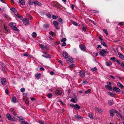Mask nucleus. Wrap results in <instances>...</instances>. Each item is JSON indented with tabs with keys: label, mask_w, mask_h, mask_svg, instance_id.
Returning <instances> with one entry per match:
<instances>
[{
	"label": "nucleus",
	"mask_w": 124,
	"mask_h": 124,
	"mask_svg": "<svg viewBox=\"0 0 124 124\" xmlns=\"http://www.w3.org/2000/svg\"><path fill=\"white\" fill-rule=\"evenodd\" d=\"M67 63L69 64H71L70 65L69 67L70 69L74 68L76 66L74 64V62L73 61L72 58L71 57H69L66 60Z\"/></svg>",
	"instance_id": "nucleus-1"
},
{
	"label": "nucleus",
	"mask_w": 124,
	"mask_h": 124,
	"mask_svg": "<svg viewBox=\"0 0 124 124\" xmlns=\"http://www.w3.org/2000/svg\"><path fill=\"white\" fill-rule=\"evenodd\" d=\"M6 117L8 120L11 121H14L15 119V118L13 116L11 117L9 113L7 114Z\"/></svg>",
	"instance_id": "nucleus-2"
},
{
	"label": "nucleus",
	"mask_w": 124,
	"mask_h": 124,
	"mask_svg": "<svg viewBox=\"0 0 124 124\" xmlns=\"http://www.w3.org/2000/svg\"><path fill=\"white\" fill-rule=\"evenodd\" d=\"M34 1V5L35 6H38L40 7L42 6V5L41 3L37 1L36 0H33Z\"/></svg>",
	"instance_id": "nucleus-3"
},
{
	"label": "nucleus",
	"mask_w": 124,
	"mask_h": 124,
	"mask_svg": "<svg viewBox=\"0 0 124 124\" xmlns=\"http://www.w3.org/2000/svg\"><path fill=\"white\" fill-rule=\"evenodd\" d=\"M107 52L104 49H102L100 51V54L101 56H104L105 55V53L106 54Z\"/></svg>",
	"instance_id": "nucleus-4"
},
{
	"label": "nucleus",
	"mask_w": 124,
	"mask_h": 124,
	"mask_svg": "<svg viewBox=\"0 0 124 124\" xmlns=\"http://www.w3.org/2000/svg\"><path fill=\"white\" fill-rule=\"evenodd\" d=\"M55 93L56 95H61L62 93V91L61 90L57 89L55 91Z\"/></svg>",
	"instance_id": "nucleus-5"
},
{
	"label": "nucleus",
	"mask_w": 124,
	"mask_h": 124,
	"mask_svg": "<svg viewBox=\"0 0 124 124\" xmlns=\"http://www.w3.org/2000/svg\"><path fill=\"white\" fill-rule=\"evenodd\" d=\"M96 111H97L99 113H101L103 112V111L102 109L101 108H95L94 109Z\"/></svg>",
	"instance_id": "nucleus-6"
},
{
	"label": "nucleus",
	"mask_w": 124,
	"mask_h": 124,
	"mask_svg": "<svg viewBox=\"0 0 124 124\" xmlns=\"http://www.w3.org/2000/svg\"><path fill=\"white\" fill-rule=\"evenodd\" d=\"M71 107H73L76 109H78L80 108V107L77 104H76L75 105L73 104L71 105Z\"/></svg>",
	"instance_id": "nucleus-7"
},
{
	"label": "nucleus",
	"mask_w": 124,
	"mask_h": 124,
	"mask_svg": "<svg viewBox=\"0 0 124 124\" xmlns=\"http://www.w3.org/2000/svg\"><path fill=\"white\" fill-rule=\"evenodd\" d=\"M1 84L3 85H6V79L4 78H2L1 79Z\"/></svg>",
	"instance_id": "nucleus-8"
},
{
	"label": "nucleus",
	"mask_w": 124,
	"mask_h": 124,
	"mask_svg": "<svg viewBox=\"0 0 124 124\" xmlns=\"http://www.w3.org/2000/svg\"><path fill=\"white\" fill-rule=\"evenodd\" d=\"M23 24L25 25H27L29 23V21L28 19L25 18L23 20Z\"/></svg>",
	"instance_id": "nucleus-9"
},
{
	"label": "nucleus",
	"mask_w": 124,
	"mask_h": 124,
	"mask_svg": "<svg viewBox=\"0 0 124 124\" xmlns=\"http://www.w3.org/2000/svg\"><path fill=\"white\" fill-rule=\"evenodd\" d=\"M63 55L65 59L69 57H68V54L65 51H63Z\"/></svg>",
	"instance_id": "nucleus-10"
},
{
	"label": "nucleus",
	"mask_w": 124,
	"mask_h": 124,
	"mask_svg": "<svg viewBox=\"0 0 124 124\" xmlns=\"http://www.w3.org/2000/svg\"><path fill=\"white\" fill-rule=\"evenodd\" d=\"M11 112L15 116H16V114L15 112V111L14 109L13 108H11L10 110Z\"/></svg>",
	"instance_id": "nucleus-11"
},
{
	"label": "nucleus",
	"mask_w": 124,
	"mask_h": 124,
	"mask_svg": "<svg viewBox=\"0 0 124 124\" xmlns=\"http://www.w3.org/2000/svg\"><path fill=\"white\" fill-rule=\"evenodd\" d=\"M113 90V91L116 92H121V90L120 89L116 87H114Z\"/></svg>",
	"instance_id": "nucleus-12"
},
{
	"label": "nucleus",
	"mask_w": 124,
	"mask_h": 124,
	"mask_svg": "<svg viewBox=\"0 0 124 124\" xmlns=\"http://www.w3.org/2000/svg\"><path fill=\"white\" fill-rule=\"evenodd\" d=\"M79 47L81 50L84 51H85V46L83 44H80L79 45Z\"/></svg>",
	"instance_id": "nucleus-13"
},
{
	"label": "nucleus",
	"mask_w": 124,
	"mask_h": 124,
	"mask_svg": "<svg viewBox=\"0 0 124 124\" xmlns=\"http://www.w3.org/2000/svg\"><path fill=\"white\" fill-rule=\"evenodd\" d=\"M80 75L81 77H85V73L84 71L81 70L80 72Z\"/></svg>",
	"instance_id": "nucleus-14"
},
{
	"label": "nucleus",
	"mask_w": 124,
	"mask_h": 124,
	"mask_svg": "<svg viewBox=\"0 0 124 124\" xmlns=\"http://www.w3.org/2000/svg\"><path fill=\"white\" fill-rule=\"evenodd\" d=\"M9 26L10 27L12 28L15 27V26H16V24L15 23H11L9 24Z\"/></svg>",
	"instance_id": "nucleus-15"
},
{
	"label": "nucleus",
	"mask_w": 124,
	"mask_h": 124,
	"mask_svg": "<svg viewBox=\"0 0 124 124\" xmlns=\"http://www.w3.org/2000/svg\"><path fill=\"white\" fill-rule=\"evenodd\" d=\"M118 54L120 58L123 60H124V56L121 53H119Z\"/></svg>",
	"instance_id": "nucleus-16"
},
{
	"label": "nucleus",
	"mask_w": 124,
	"mask_h": 124,
	"mask_svg": "<svg viewBox=\"0 0 124 124\" xmlns=\"http://www.w3.org/2000/svg\"><path fill=\"white\" fill-rule=\"evenodd\" d=\"M19 3L20 4L22 5H24L25 4V2L23 0H19Z\"/></svg>",
	"instance_id": "nucleus-17"
},
{
	"label": "nucleus",
	"mask_w": 124,
	"mask_h": 124,
	"mask_svg": "<svg viewBox=\"0 0 124 124\" xmlns=\"http://www.w3.org/2000/svg\"><path fill=\"white\" fill-rule=\"evenodd\" d=\"M117 85L118 86L120 87V88L123 89L124 88V86L119 82H118L117 83Z\"/></svg>",
	"instance_id": "nucleus-18"
},
{
	"label": "nucleus",
	"mask_w": 124,
	"mask_h": 124,
	"mask_svg": "<svg viewBox=\"0 0 124 124\" xmlns=\"http://www.w3.org/2000/svg\"><path fill=\"white\" fill-rule=\"evenodd\" d=\"M110 112V116L112 117H113L114 115L113 113L114 111L113 110V109L110 110H109Z\"/></svg>",
	"instance_id": "nucleus-19"
},
{
	"label": "nucleus",
	"mask_w": 124,
	"mask_h": 124,
	"mask_svg": "<svg viewBox=\"0 0 124 124\" xmlns=\"http://www.w3.org/2000/svg\"><path fill=\"white\" fill-rule=\"evenodd\" d=\"M98 70L97 68L96 67H94L91 69V70L92 72H94V71H97Z\"/></svg>",
	"instance_id": "nucleus-20"
},
{
	"label": "nucleus",
	"mask_w": 124,
	"mask_h": 124,
	"mask_svg": "<svg viewBox=\"0 0 124 124\" xmlns=\"http://www.w3.org/2000/svg\"><path fill=\"white\" fill-rule=\"evenodd\" d=\"M41 76V74L40 73H37L35 75L36 77L38 79Z\"/></svg>",
	"instance_id": "nucleus-21"
},
{
	"label": "nucleus",
	"mask_w": 124,
	"mask_h": 124,
	"mask_svg": "<svg viewBox=\"0 0 124 124\" xmlns=\"http://www.w3.org/2000/svg\"><path fill=\"white\" fill-rule=\"evenodd\" d=\"M112 63L111 62L109 61L108 62H106V65L108 66H109L112 64Z\"/></svg>",
	"instance_id": "nucleus-22"
},
{
	"label": "nucleus",
	"mask_w": 124,
	"mask_h": 124,
	"mask_svg": "<svg viewBox=\"0 0 124 124\" xmlns=\"http://www.w3.org/2000/svg\"><path fill=\"white\" fill-rule=\"evenodd\" d=\"M12 30L13 31H17V32H19V30L17 29L16 26H15L13 28H12Z\"/></svg>",
	"instance_id": "nucleus-23"
},
{
	"label": "nucleus",
	"mask_w": 124,
	"mask_h": 124,
	"mask_svg": "<svg viewBox=\"0 0 124 124\" xmlns=\"http://www.w3.org/2000/svg\"><path fill=\"white\" fill-rule=\"evenodd\" d=\"M16 16L19 18H20V19H23V17L22 16H20V15L17 14H16Z\"/></svg>",
	"instance_id": "nucleus-24"
},
{
	"label": "nucleus",
	"mask_w": 124,
	"mask_h": 124,
	"mask_svg": "<svg viewBox=\"0 0 124 124\" xmlns=\"http://www.w3.org/2000/svg\"><path fill=\"white\" fill-rule=\"evenodd\" d=\"M105 87L106 88L109 90H111L112 89L111 87L108 85H105Z\"/></svg>",
	"instance_id": "nucleus-25"
},
{
	"label": "nucleus",
	"mask_w": 124,
	"mask_h": 124,
	"mask_svg": "<svg viewBox=\"0 0 124 124\" xmlns=\"http://www.w3.org/2000/svg\"><path fill=\"white\" fill-rule=\"evenodd\" d=\"M109 95L111 96L114 97L115 95V94L114 93H111L108 92Z\"/></svg>",
	"instance_id": "nucleus-26"
},
{
	"label": "nucleus",
	"mask_w": 124,
	"mask_h": 124,
	"mask_svg": "<svg viewBox=\"0 0 124 124\" xmlns=\"http://www.w3.org/2000/svg\"><path fill=\"white\" fill-rule=\"evenodd\" d=\"M101 44L104 46L106 47H107V45L103 41H101Z\"/></svg>",
	"instance_id": "nucleus-27"
},
{
	"label": "nucleus",
	"mask_w": 124,
	"mask_h": 124,
	"mask_svg": "<svg viewBox=\"0 0 124 124\" xmlns=\"http://www.w3.org/2000/svg\"><path fill=\"white\" fill-rule=\"evenodd\" d=\"M53 23L54 24L55 26H58L59 24L58 23L57 21H54L53 22Z\"/></svg>",
	"instance_id": "nucleus-28"
},
{
	"label": "nucleus",
	"mask_w": 124,
	"mask_h": 124,
	"mask_svg": "<svg viewBox=\"0 0 124 124\" xmlns=\"http://www.w3.org/2000/svg\"><path fill=\"white\" fill-rule=\"evenodd\" d=\"M28 4L29 5H32L33 4H34V3L33 0L32 2L31 1V0H29Z\"/></svg>",
	"instance_id": "nucleus-29"
},
{
	"label": "nucleus",
	"mask_w": 124,
	"mask_h": 124,
	"mask_svg": "<svg viewBox=\"0 0 124 124\" xmlns=\"http://www.w3.org/2000/svg\"><path fill=\"white\" fill-rule=\"evenodd\" d=\"M12 101L14 103H16V99L15 97H13L12 98Z\"/></svg>",
	"instance_id": "nucleus-30"
},
{
	"label": "nucleus",
	"mask_w": 124,
	"mask_h": 124,
	"mask_svg": "<svg viewBox=\"0 0 124 124\" xmlns=\"http://www.w3.org/2000/svg\"><path fill=\"white\" fill-rule=\"evenodd\" d=\"M32 37L33 38H34L36 37L37 36V34L36 32H33L32 33Z\"/></svg>",
	"instance_id": "nucleus-31"
},
{
	"label": "nucleus",
	"mask_w": 124,
	"mask_h": 124,
	"mask_svg": "<svg viewBox=\"0 0 124 124\" xmlns=\"http://www.w3.org/2000/svg\"><path fill=\"white\" fill-rule=\"evenodd\" d=\"M113 109V111L114 112L116 113H117L118 114V115H119V116H120L121 117H122L121 115L119 113V112L118 111H116V110L114 109Z\"/></svg>",
	"instance_id": "nucleus-32"
},
{
	"label": "nucleus",
	"mask_w": 124,
	"mask_h": 124,
	"mask_svg": "<svg viewBox=\"0 0 124 124\" xmlns=\"http://www.w3.org/2000/svg\"><path fill=\"white\" fill-rule=\"evenodd\" d=\"M103 31L105 33L107 36H108V33L107 30L106 29H104L103 30Z\"/></svg>",
	"instance_id": "nucleus-33"
},
{
	"label": "nucleus",
	"mask_w": 124,
	"mask_h": 124,
	"mask_svg": "<svg viewBox=\"0 0 124 124\" xmlns=\"http://www.w3.org/2000/svg\"><path fill=\"white\" fill-rule=\"evenodd\" d=\"M113 101L111 100H109L108 101V103L110 105H111L113 104Z\"/></svg>",
	"instance_id": "nucleus-34"
},
{
	"label": "nucleus",
	"mask_w": 124,
	"mask_h": 124,
	"mask_svg": "<svg viewBox=\"0 0 124 124\" xmlns=\"http://www.w3.org/2000/svg\"><path fill=\"white\" fill-rule=\"evenodd\" d=\"M47 96L48 97V98H50L52 97V94L51 93H48V94H47Z\"/></svg>",
	"instance_id": "nucleus-35"
},
{
	"label": "nucleus",
	"mask_w": 124,
	"mask_h": 124,
	"mask_svg": "<svg viewBox=\"0 0 124 124\" xmlns=\"http://www.w3.org/2000/svg\"><path fill=\"white\" fill-rule=\"evenodd\" d=\"M46 58H50L51 57V55L49 54H47L45 55Z\"/></svg>",
	"instance_id": "nucleus-36"
},
{
	"label": "nucleus",
	"mask_w": 124,
	"mask_h": 124,
	"mask_svg": "<svg viewBox=\"0 0 124 124\" xmlns=\"http://www.w3.org/2000/svg\"><path fill=\"white\" fill-rule=\"evenodd\" d=\"M88 116L91 119H92L93 118V117L92 114L90 113L88 114Z\"/></svg>",
	"instance_id": "nucleus-37"
},
{
	"label": "nucleus",
	"mask_w": 124,
	"mask_h": 124,
	"mask_svg": "<svg viewBox=\"0 0 124 124\" xmlns=\"http://www.w3.org/2000/svg\"><path fill=\"white\" fill-rule=\"evenodd\" d=\"M72 23L74 25L76 26L77 25H78V24H79L78 23H77L76 22H74L73 21H72Z\"/></svg>",
	"instance_id": "nucleus-38"
},
{
	"label": "nucleus",
	"mask_w": 124,
	"mask_h": 124,
	"mask_svg": "<svg viewBox=\"0 0 124 124\" xmlns=\"http://www.w3.org/2000/svg\"><path fill=\"white\" fill-rule=\"evenodd\" d=\"M39 47L42 49H44V45L42 44H39Z\"/></svg>",
	"instance_id": "nucleus-39"
},
{
	"label": "nucleus",
	"mask_w": 124,
	"mask_h": 124,
	"mask_svg": "<svg viewBox=\"0 0 124 124\" xmlns=\"http://www.w3.org/2000/svg\"><path fill=\"white\" fill-rule=\"evenodd\" d=\"M66 39L65 38H62L61 40V41L62 42H65L66 41Z\"/></svg>",
	"instance_id": "nucleus-40"
},
{
	"label": "nucleus",
	"mask_w": 124,
	"mask_h": 124,
	"mask_svg": "<svg viewBox=\"0 0 124 124\" xmlns=\"http://www.w3.org/2000/svg\"><path fill=\"white\" fill-rule=\"evenodd\" d=\"M58 16H57L53 15L52 16V18L54 19H55L57 18Z\"/></svg>",
	"instance_id": "nucleus-41"
},
{
	"label": "nucleus",
	"mask_w": 124,
	"mask_h": 124,
	"mask_svg": "<svg viewBox=\"0 0 124 124\" xmlns=\"http://www.w3.org/2000/svg\"><path fill=\"white\" fill-rule=\"evenodd\" d=\"M10 9L13 12H15V11H16V10L14 8H12Z\"/></svg>",
	"instance_id": "nucleus-42"
},
{
	"label": "nucleus",
	"mask_w": 124,
	"mask_h": 124,
	"mask_svg": "<svg viewBox=\"0 0 124 124\" xmlns=\"http://www.w3.org/2000/svg\"><path fill=\"white\" fill-rule=\"evenodd\" d=\"M75 117L77 119H79L80 118H81V117L79 116L78 115H75Z\"/></svg>",
	"instance_id": "nucleus-43"
},
{
	"label": "nucleus",
	"mask_w": 124,
	"mask_h": 124,
	"mask_svg": "<svg viewBox=\"0 0 124 124\" xmlns=\"http://www.w3.org/2000/svg\"><path fill=\"white\" fill-rule=\"evenodd\" d=\"M25 91V89L24 88H22L20 90L21 92L22 93L24 92Z\"/></svg>",
	"instance_id": "nucleus-44"
},
{
	"label": "nucleus",
	"mask_w": 124,
	"mask_h": 124,
	"mask_svg": "<svg viewBox=\"0 0 124 124\" xmlns=\"http://www.w3.org/2000/svg\"><path fill=\"white\" fill-rule=\"evenodd\" d=\"M25 103L27 105H28L29 104V101L27 99L25 100Z\"/></svg>",
	"instance_id": "nucleus-45"
},
{
	"label": "nucleus",
	"mask_w": 124,
	"mask_h": 124,
	"mask_svg": "<svg viewBox=\"0 0 124 124\" xmlns=\"http://www.w3.org/2000/svg\"><path fill=\"white\" fill-rule=\"evenodd\" d=\"M62 20V18H60L58 19V21L59 22H60L62 24L63 23Z\"/></svg>",
	"instance_id": "nucleus-46"
},
{
	"label": "nucleus",
	"mask_w": 124,
	"mask_h": 124,
	"mask_svg": "<svg viewBox=\"0 0 124 124\" xmlns=\"http://www.w3.org/2000/svg\"><path fill=\"white\" fill-rule=\"evenodd\" d=\"M44 121H42L41 120H40L38 122V123L40 124H44Z\"/></svg>",
	"instance_id": "nucleus-47"
},
{
	"label": "nucleus",
	"mask_w": 124,
	"mask_h": 124,
	"mask_svg": "<svg viewBox=\"0 0 124 124\" xmlns=\"http://www.w3.org/2000/svg\"><path fill=\"white\" fill-rule=\"evenodd\" d=\"M110 59L112 61V62H113L116 60V58L115 57H111L110 58Z\"/></svg>",
	"instance_id": "nucleus-48"
},
{
	"label": "nucleus",
	"mask_w": 124,
	"mask_h": 124,
	"mask_svg": "<svg viewBox=\"0 0 124 124\" xmlns=\"http://www.w3.org/2000/svg\"><path fill=\"white\" fill-rule=\"evenodd\" d=\"M44 26L46 28L48 27L49 26V24L48 23H46L44 25Z\"/></svg>",
	"instance_id": "nucleus-49"
},
{
	"label": "nucleus",
	"mask_w": 124,
	"mask_h": 124,
	"mask_svg": "<svg viewBox=\"0 0 124 124\" xmlns=\"http://www.w3.org/2000/svg\"><path fill=\"white\" fill-rule=\"evenodd\" d=\"M71 101L73 103H75L76 102V101L75 99L74 98H72L71 100Z\"/></svg>",
	"instance_id": "nucleus-50"
},
{
	"label": "nucleus",
	"mask_w": 124,
	"mask_h": 124,
	"mask_svg": "<svg viewBox=\"0 0 124 124\" xmlns=\"http://www.w3.org/2000/svg\"><path fill=\"white\" fill-rule=\"evenodd\" d=\"M44 49H45L46 50H47L48 49V46L47 45L44 46Z\"/></svg>",
	"instance_id": "nucleus-51"
},
{
	"label": "nucleus",
	"mask_w": 124,
	"mask_h": 124,
	"mask_svg": "<svg viewBox=\"0 0 124 124\" xmlns=\"http://www.w3.org/2000/svg\"><path fill=\"white\" fill-rule=\"evenodd\" d=\"M49 34L53 36V35H54V32L52 31H50L49 32Z\"/></svg>",
	"instance_id": "nucleus-52"
},
{
	"label": "nucleus",
	"mask_w": 124,
	"mask_h": 124,
	"mask_svg": "<svg viewBox=\"0 0 124 124\" xmlns=\"http://www.w3.org/2000/svg\"><path fill=\"white\" fill-rule=\"evenodd\" d=\"M46 15L49 18H51V15L49 14H46Z\"/></svg>",
	"instance_id": "nucleus-53"
},
{
	"label": "nucleus",
	"mask_w": 124,
	"mask_h": 124,
	"mask_svg": "<svg viewBox=\"0 0 124 124\" xmlns=\"http://www.w3.org/2000/svg\"><path fill=\"white\" fill-rule=\"evenodd\" d=\"M91 91V90L90 89H89L87 90L86 91V94L89 93Z\"/></svg>",
	"instance_id": "nucleus-54"
},
{
	"label": "nucleus",
	"mask_w": 124,
	"mask_h": 124,
	"mask_svg": "<svg viewBox=\"0 0 124 124\" xmlns=\"http://www.w3.org/2000/svg\"><path fill=\"white\" fill-rule=\"evenodd\" d=\"M18 117L19 118V120H23V117L21 116H18Z\"/></svg>",
	"instance_id": "nucleus-55"
},
{
	"label": "nucleus",
	"mask_w": 124,
	"mask_h": 124,
	"mask_svg": "<svg viewBox=\"0 0 124 124\" xmlns=\"http://www.w3.org/2000/svg\"><path fill=\"white\" fill-rule=\"evenodd\" d=\"M115 61H116V62L117 63H118L120 65V64H121V63H120V61H119L117 60V59H116L115 60Z\"/></svg>",
	"instance_id": "nucleus-56"
},
{
	"label": "nucleus",
	"mask_w": 124,
	"mask_h": 124,
	"mask_svg": "<svg viewBox=\"0 0 124 124\" xmlns=\"http://www.w3.org/2000/svg\"><path fill=\"white\" fill-rule=\"evenodd\" d=\"M66 43L65 42H63L62 44V46H65L66 45Z\"/></svg>",
	"instance_id": "nucleus-57"
},
{
	"label": "nucleus",
	"mask_w": 124,
	"mask_h": 124,
	"mask_svg": "<svg viewBox=\"0 0 124 124\" xmlns=\"http://www.w3.org/2000/svg\"><path fill=\"white\" fill-rule=\"evenodd\" d=\"M93 54H94L95 55V56H97L98 55V54L97 53H95L94 52L93 53Z\"/></svg>",
	"instance_id": "nucleus-58"
},
{
	"label": "nucleus",
	"mask_w": 124,
	"mask_h": 124,
	"mask_svg": "<svg viewBox=\"0 0 124 124\" xmlns=\"http://www.w3.org/2000/svg\"><path fill=\"white\" fill-rule=\"evenodd\" d=\"M4 28L5 31L7 32L8 31V29L7 28H6V26H5V25L4 26Z\"/></svg>",
	"instance_id": "nucleus-59"
},
{
	"label": "nucleus",
	"mask_w": 124,
	"mask_h": 124,
	"mask_svg": "<svg viewBox=\"0 0 124 124\" xmlns=\"http://www.w3.org/2000/svg\"><path fill=\"white\" fill-rule=\"evenodd\" d=\"M124 23L123 22H120L119 24L118 25H123L124 24Z\"/></svg>",
	"instance_id": "nucleus-60"
},
{
	"label": "nucleus",
	"mask_w": 124,
	"mask_h": 124,
	"mask_svg": "<svg viewBox=\"0 0 124 124\" xmlns=\"http://www.w3.org/2000/svg\"><path fill=\"white\" fill-rule=\"evenodd\" d=\"M23 55L24 56H28V54H26L25 53H24L23 54Z\"/></svg>",
	"instance_id": "nucleus-61"
},
{
	"label": "nucleus",
	"mask_w": 124,
	"mask_h": 124,
	"mask_svg": "<svg viewBox=\"0 0 124 124\" xmlns=\"http://www.w3.org/2000/svg\"><path fill=\"white\" fill-rule=\"evenodd\" d=\"M8 91L7 89H6L5 90V92L7 94H8Z\"/></svg>",
	"instance_id": "nucleus-62"
},
{
	"label": "nucleus",
	"mask_w": 124,
	"mask_h": 124,
	"mask_svg": "<svg viewBox=\"0 0 124 124\" xmlns=\"http://www.w3.org/2000/svg\"><path fill=\"white\" fill-rule=\"evenodd\" d=\"M54 73V72L53 71H51L50 72V74L51 75H53Z\"/></svg>",
	"instance_id": "nucleus-63"
},
{
	"label": "nucleus",
	"mask_w": 124,
	"mask_h": 124,
	"mask_svg": "<svg viewBox=\"0 0 124 124\" xmlns=\"http://www.w3.org/2000/svg\"><path fill=\"white\" fill-rule=\"evenodd\" d=\"M122 66L123 68H124V64L123 63H121L120 65Z\"/></svg>",
	"instance_id": "nucleus-64"
}]
</instances>
